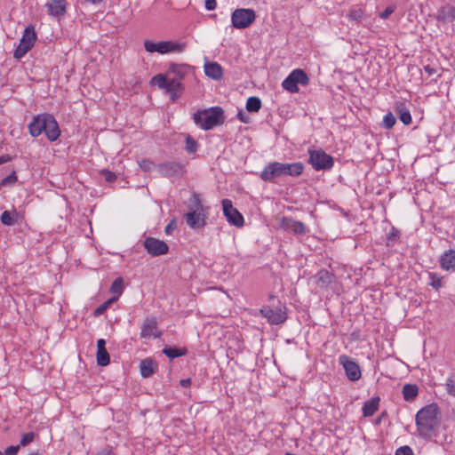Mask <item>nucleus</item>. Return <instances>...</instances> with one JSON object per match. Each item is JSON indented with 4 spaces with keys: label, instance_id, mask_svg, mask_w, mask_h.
Instances as JSON below:
<instances>
[{
    "label": "nucleus",
    "instance_id": "obj_17",
    "mask_svg": "<svg viewBox=\"0 0 455 455\" xmlns=\"http://www.w3.org/2000/svg\"><path fill=\"white\" fill-rule=\"evenodd\" d=\"M260 314L267 319V321L271 324H280L283 323L286 318V313L281 307L272 308V307H264L260 309Z\"/></svg>",
    "mask_w": 455,
    "mask_h": 455
},
{
    "label": "nucleus",
    "instance_id": "obj_58",
    "mask_svg": "<svg viewBox=\"0 0 455 455\" xmlns=\"http://www.w3.org/2000/svg\"><path fill=\"white\" fill-rule=\"evenodd\" d=\"M169 230H171L170 225H168V226L165 228V232L168 234V233H169Z\"/></svg>",
    "mask_w": 455,
    "mask_h": 455
},
{
    "label": "nucleus",
    "instance_id": "obj_5",
    "mask_svg": "<svg viewBox=\"0 0 455 455\" xmlns=\"http://www.w3.org/2000/svg\"><path fill=\"white\" fill-rule=\"evenodd\" d=\"M186 43L180 41H160L153 42L150 40L144 41V48L149 52H158L160 54H166L171 52H182L186 49Z\"/></svg>",
    "mask_w": 455,
    "mask_h": 455
},
{
    "label": "nucleus",
    "instance_id": "obj_11",
    "mask_svg": "<svg viewBox=\"0 0 455 455\" xmlns=\"http://www.w3.org/2000/svg\"><path fill=\"white\" fill-rule=\"evenodd\" d=\"M223 208V214L228 222L237 228H242L244 223L243 215L233 206L232 201L229 199H223L221 202Z\"/></svg>",
    "mask_w": 455,
    "mask_h": 455
},
{
    "label": "nucleus",
    "instance_id": "obj_32",
    "mask_svg": "<svg viewBox=\"0 0 455 455\" xmlns=\"http://www.w3.org/2000/svg\"><path fill=\"white\" fill-rule=\"evenodd\" d=\"M17 213L15 212H11L9 211H4L1 214V221L4 225L12 226L15 223Z\"/></svg>",
    "mask_w": 455,
    "mask_h": 455
},
{
    "label": "nucleus",
    "instance_id": "obj_33",
    "mask_svg": "<svg viewBox=\"0 0 455 455\" xmlns=\"http://www.w3.org/2000/svg\"><path fill=\"white\" fill-rule=\"evenodd\" d=\"M198 142L194 140L190 135L186 138V150L188 154H194L198 150Z\"/></svg>",
    "mask_w": 455,
    "mask_h": 455
},
{
    "label": "nucleus",
    "instance_id": "obj_4",
    "mask_svg": "<svg viewBox=\"0 0 455 455\" xmlns=\"http://www.w3.org/2000/svg\"><path fill=\"white\" fill-rule=\"evenodd\" d=\"M223 110L220 107L198 110L194 114L195 124L203 130H211L224 122Z\"/></svg>",
    "mask_w": 455,
    "mask_h": 455
},
{
    "label": "nucleus",
    "instance_id": "obj_59",
    "mask_svg": "<svg viewBox=\"0 0 455 455\" xmlns=\"http://www.w3.org/2000/svg\"><path fill=\"white\" fill-rule=\"evenodd\" d=\"M169 230H171L170 225H168V226L165 228V232L168 234V233H169Z\"/></svg>",
    "mask_w": 455,
    "mask_h": 455
},
{
    "label": "nucleus",
    "instance_id": "obj_30",
    "mask_svg": "<svg viewBox=\"0 0 455 455\" xmlns=\"http://www.w3.org/2000/svg\"><path fill=\"white\" fill-rule=\"evenodd\" d=\"M163 353L170 359H174L176 357L185 355L187 350L185 348L180 349L177 347H166L163 349Z\"/></svg>",
    "mask_w": 455,
    "mask_h": 455
},
{
    "label": "nucleus",
    "instance_id": "obj_16",
    "mask_svg": "<svg viewBox=\"0 0 455 455\" xmlns=\"http://www.w3.org/2000/svg\"><path fill=\"white\" fill-rule=\"evenodd\" d=\"M162 332L158 331L157 321L155 317H148L143 322L140 331L141 339H157Z\"/></svg>",
    "mask_w": 455,
    "mask_h": 455
},
{
    "label": "nucleus",
    "instance_id": "obj_51",
    "mask_svg": "<svg viewBox=\"0 0 455 455\" xmlns=\"http://www.w3.org/2000/svg\"><path fill=\"white\" fill-rule=\"evenodd\" d=\"M180 385L182 387H188L191 385V379L188 378V379H180Z\"/></svg>",
    "mask_w": 455,
    "mask_h": 455
},
{
    "label": "nucleus",
    "instance_id": "obj_6",
    "mask_svg": "<svg viewBox=\"0 0 455 455\" xmlns=\"http://www.w3.org/2000/svg\"><path fill=\"white\" fill-rule=\"evenodd\" d=\"M151 84L171 95L172 100H176L181 93V83L177 78H170L167 75L158 74L153 76Z\"/></svg>",
    "mask_w": 455,
    "mask_h": 455
},
{
    "label": "nucleus",
    "instance_id": "obj_50",
    "mask_svg": "<svg viewBox=\"0 0 455 455\" xmlns=\"http://www.w3.org/2000/svg\"><path fill=\"white\" fill-rule=\"evenodd\" d=\"M237 118H238L241 122H243V123H244V124H247V123L249 122V118H248V117L245 116V114H244L243 112H242V111L238 112V114H237Z\"/></svg>",
    "mask_w": 455,
    "mask_h": 455
},
{
    "label": "nucleus",
    "instance_id": "obj_2",
    "mask_svg": "<svg viewBox=\"0 0 455 455\" xmlns=\"http://www.w3.org/2000/svg\"><path fill=\"white\" fill-rule=\"evenodd\" d=\"M28 132L34 138L44 132L50 141L57 140L60 135V130L56 119L48 113L34 116L28 124Z\"/></svg>",
    "mask_w": 455,
    "mask_h": 455
},
{
    "label": "nucleus",
    "instance_id": "obj_38",
    "mask_svg": "<svg viewBox=\"0 0 455 455\" xmlns=\"http://www.w3.org/2000/svg\"><path fill=\"white\" fill-rule=\"evenodd\" d=\"M36 434L34 432H28L22 435L20 442V446H27L35 440Z\"/></svg>",
    "mask_w": 455,
    "mask_h": 455
},
{
    "label": "nucleus",
    "instance_id": "obj_25",
    "mask_svg": "<svg viewBox=\"0 0 455 455\" xmlns=\"http://www.w3.org/2000/svg\"><path fill=\"white\" fill-rule=\"evenodd\" d=\"M204 72L207 76L213 79H220L223 75L222 68L217 62L205 64Z\"/></svg>",
    "mask_w": 455,
    "mask_h": 455
},
{
    "label": "nucleus",
    "instance_id": "obj_12",
    "mask_svg": "<svg viewBox=\"0 0 455 455\" xmlns=\"http://www.w3.org/2000/svg\"><path fill=\"white\" fill-rule=\"evenodd\" d=\"M143 247L153 257L164 255L169 251V246L164 241L154 237H147L143 242Z\"/></svg>",
    "mask_w": 455,
    "mask_h": 455
},
{
    "label": "nucleus",
    "instance_id": "obj_41",
    "mask_svg": "<svg viewBox=\"0 0 455 455\" xmlns=\"http://www.w3.org/2000/svg\"><path fill=\"white\" fill-rule=\"evenodd\" d=\"M140 167L145 172H150L154 167V163L148 159H143L140 163Z\"/></svg>",
    "mask_w": 455,
    "mask_h": 455
},
{
    "label": "nucleus",
    "instance_id": "obj_47",
    "mask_svg": "<svg viewBox=\"0 0 455 455\" xmlns=\"http://www.w3.org/2000/svg\"><path fill=\"white\" fill-rule=\"evenodd\" d=\"M217 2L216 0H205V8L208 11H213L216 9Z\"/></svg>",
    "mask_w": 455,
    "mask_h": 455
},
{
    "label": "nucleus",
    "instance_id": "obj_28",
    "mask_svg": "<svg viewBox=\"0 0 455 455\" xmlns=\"http://www.w3.org/2000/svg\"><path fill=\"white\" fill-rule=\"evenodd\" d=\"M140 367L143 378H148L154 373V362L151 359L142 360Z\"/></svg>",
    "mask_w": 455,
    "mask_h": 455
},
{
    "label": "nucleus",
    "instance_id": "obj_35",
    "mask_svg": "<svg viewBox=\"0 0 455 455\" xmlns=\"http://www.w3.org/2000/svg\"><path fill=\"white\" fill-rule=\"evenodd\" d=\"M363 15H364V12L362 8H352L350 11H349V13H348V18L351 20H354V21H356V22H359L362 20V19L363 18Z\"/></svg>",
    "mask_w": 455,
    "mask_h": 455
},
{
    "label": "nucleus",
    "instance_id": "obj_53",
    "mask_svg": "<svg viewBox=\"0 0 455 455\" xmlns=\"http://www.w3.org/2000/svg\"><path fill=\"white\" fill-rule=\"evenodd\" d=\"M105 173H106V180H107L108 181H113V180H115V179H116V175H115L113 172H109V171H105Z\"/></svg>",
    "mask_w": 455,
    "mask_h": 455
},
{
    "label": "nucleus",
    "instance_id": "obj_37",
    "mask_svg": "<svg viewBox=\"0 0 455 455\" xmlns=\"http://www.w3.org/2000/svg\"><path fill=\"white\" fill-rule=\"evenodd\" d=\"M395 122H396L395 117L394 116V115L391 112L387 113L383 117V125L387 129L393 128L394 125L395 124Z\"/></svg>",
    "mask_w": 455,
    "mask_h": 455
},
{
    "label": "nucleus",
    "instance_id": "obj_10",
    "mask_svg": "<svg viewBox=\"0 0 455 455\" xmlns=\"http://www.w3.org/2000/svg\"><path fill=\"white\" fill-rule=\"evenodd\" d=\"M255 19V12L251 9H236L231 15L232 25L238 29L250 27L254 22Z\"/></svg>",
    "mask_w": 455,
    "mask_h": 455
},
{
    "label": "nucleus",
    "instance_id": "obj_9",
    "mask_svg": "<svg viewBox=\"0 0 455 455\" xmlns=\"http://www.w3.org/2000/svg\"><path fill=\"white\" fill-rule=\"evenodd\" d=\"M36 40V35L34 28H26L20 40V44L14 52V58L18 60L23 58L33 47Z\"/></svg>",
    "mask_w": 455,
    "mask_h": 455
},
{
    "label": "nucleus",
    "instance_id": "obj_19",
    "mask_svg": "<svg viewBox=\"0 0 455 455\" xmlns=\"http://www.w3.org/2000/svg\"><path fill=\"white\" fill-rule=\"evenodd\" d=\"M159 171L166 177H179L185 172V166L178 162H167L159 166Z\"/></svg>",
    "mask_w": 455,
    "mask_h": 455
},
{
    "label": "nucleus",
    "instance_id": "obj_36",
    "mask_svg": "<svg viewBox=\"0 0 455 455\" xmlns=\"http://www.w3.org/2000/svg\"><path fill=\"white\" fill-rule=\"evenodd\" d=\"M428 276H429V280H430L429 284L434 289L438 290L442 287L443 282H442V277L440 275H438L435 273H429Z\"/></svg>",
    "mask_w": 455,
    "mask_h": 455
},
{
    "label": "nucleus",
    "instance_id": "obj_40",
    "mask_svg": "<svg viewBox=\"0 0 455 455\" xmlns=\"http://www.w3.org/2000/svg\"><path fill=\"white\" fill-rule=\"evenodd\" d=\"M446 390L449 395L455 396V377H450L446 382Z\"/></svg>",
    "mask_w": 455,
    "mask_h": 455
},
{
    "label": "nucleus",
    "instance_id": "obj_27",
    "mask_svg": "<svg viewBox=\"0 0 455 455\" xmlns=\"http://www.w3.org/2000/svg\"><path fill=\"white\" fill-rule=\"evenodd\" d=\"M437 19L443 21L455 20V7L446 6L443 7L438 13Z\"/></svg>",
    "mask_w": 455,
    "mask_h": 455
},
{
    "label": "nucleus",
    "instance_id": "obj_13",
    "mask_svg": "<svg viewBox=\"0 0 455 455\" xmlns=\"http://www.w3.org/2000/svg\"><path fill=\"white\" fill-rule=\"evenodd\" d=\"M339 363L343 366L347 379L351 381H356L362 377L359 365L346 355L339 357Z\"/></svg>",
    "mask_w": 455,
    "mask_h": 455
},
{
    "label": "nucleus",
    "instance_id": "obj_26",
    "mask_svg": "<svg viewBox=\"0 0 455 455\" xmlns=\"http://www.w3.org/2000/svg\"><path fill=\"white\" fill-rule=\"evenodd\" d=\"M402 394L407 402L413 401L419 395V388L415 384H405L403 387Z\"/></svg>",
    "mask_w": 455,
    "mask_h": 455
},
{
    "label": "nucleus",
    "instance_id": "obj_34",
    "mask_svg": "<svg viewBox=\"0 0 455 455\" xmlns=\"http://www.w3.org/2000/svg\"><path fill=\"white\" fill-rule=\"evenodd\" d=\"M124 291V282L121 277H118L115 279V281L112 283L110 287V291L112 293L116 294L117 296H120L123 293Z\"/></svg>",
    "mask_w": 455,
    "mask_h": 455
},
{
    "label": "nucleus",
    "instance_id": "obj_31",
    "mask_svg": "<svg viewBox=\"0 0 455 455\" xmlns=\"http://www.w3.org/2000/svg\"><path fill=\"white\" fill-rule=\"evenodd\" d=\"M261 108V100L258 97H250L246 101V109L249 112H259Z\"/></svg>",
    "mask_w": 455,
    "mask_h": 455
},
{
    "label": "nucleus",
    "instance_id": "obj_1",
    "mask_svg": "<svg viewBox=\"0 0 455 455\" xmlns=\"http://www.w3.org/2000/svg\"><path fill=\"white\" fill-rule=\"evenodd\" d=\"M438 414V407L434 403L421 408L417 412L415 422L419 436L427 441L435 440L441 427Z\"/></svg>",
    "mask_w": 455,
    "mask_h": 455
},
{
    "label": "nucleus",
    "instance_id": "obj_3",
    "mask_svg": "<svg viewBox=\"0 0 455 455\" xmlns=\"http://www.w3.org/2000/svg\"><path fill=\"white\" fill-rule=\"evenodd\" d=\"M207 218L208 208L202 204L200 196L194 194L189 200L188 212L184 214L188 226L193 229L202 228L206 225Z\"/></svg>",
    "mask_w": 455,
    "mask_h": 455
},
{
    "label": "nucleus",
    "instance_id": "obj_57",
    "mask_svg": "<svg viewBox=\"0 0 455 455\" xmlns=\"http://www.w3.org/2000/svg\"><path fill=\"white\" fill-rule=\"evenodd\" d=\"M87 2H90L92 4H98L100 2H101V0H86Z\"/></svg>",
    "mask_w": 455,
    "mask_h": 455
},
{
    "label": "nucleus",
    "instance_id": "obj_29",
    "mask_svg": "<svg viewBox=\"0 0 455 455\" xmlns=\"http://www.w3.org/2000/svg\"><path fill=\"white\" fill-rule=\"evenodd\" d=\"M188 68V67L186 65L172 64L169 72L177 76L176 78L180 81L185 77Z\"/></svg>",
    "mask_w": 455,
    "mask_h": 455
},
{
    "label": "nucleus",
    "instance_id": "obj_14",
    "mask_svg": "<svg viewBox=\"0 0 455 455\" xmlns=\"http://www.w3.org/2000/svg\"><path fill=\"white\" fill-rule=\"evenodd\" d=\"M260 179L271 182L283 176V163L271 162L267 164L260 173Z\"/></svg>",
    "mask_w": 455,
    "mask_h": 455
},
{
    "label": "nucleus",
    "instance_id": "obj_61",
    "mask_svg": "<svg viewBox=\"0 0 455 455\" xmlns=\"http://www.w3.org/2000/svg\"><path fill=\"white\" fill-rule=\"evenodd\" d=\"M100 455H103V454H100Z\"/></svg>",
    "mask_w": 455,
    "mask_h": 455
},
{
    "label": "nucleus",
    "instance_id": "obj_7",
    "mask_svg": "<svg viewBox=\"0 0 455 455\" xmlns=\"http://www.w3.org/2000/svg\"><path fill=\"white\" fill-rule=\"evenodd\" d=\"M308 163L315 171H329L333 167L334 161L332 156L323 149H308Z\"/></svg>",
    "mask_w": 455,
    "mask_h": 455
},
{
    "label": "nucleus",
    "instance_id": "obj_42",
    "mask_svg": "<svg viewBox=\"0 0 455 455\" xmlns=\"http://www.w3.org/2000/svg\"><path fill=\"white\" fill-rule=\"evenodd\" d=\"M395 455H414V453H413L412 449L410 446L404 445V446L398 448L395 451Z\"/></svg>",
    "mask_w": 455,
    "mask_h": 455
},
{
    "label": "nucleus",
    "instance_id": "obj_22",
    "mask_svg": "<svg viewBox=\"0 0 455 455\" xmlns=\"http://www.w3.org/2000/svg\"><path fill=\"white\" fill-rule=\"evenodd\" d=\"M440 266L445 271H455V251H446L440 258Z\"/></svg>",
    "mask_w": 455,
    "mask_h": 455
},
{
    "label": "nucleus",
    "instance_id": "obj_56",
    "mask_svg": "<svg viewBox=\"0 0 455 455\" xmlns=\"http://www.w3.org/2000/svg\"><path fill=\"white\" fill-rule=\"evenodd\" d=\"M118 297H119V296H117V295H116V296H114V297H112V298L108 299V300H106V302H107L109 306H111L114 302L117 301Z\"/></svg>",
    "mask_w": 455,
    "mask_h": 455
},
{
    "label": "nucleus",
    "instance_id": "obj_49",
    "mask_svg": "<svg viewBox=\"0 0 455 455\" xmlns=\"http://www.w3.org/2000/svg\"><path fill=\"white\" fill-rule=\"evenodd\" d=\"M424 70L428 76H433L434 74L436 73L435 68L429 65L425 66Z\"/></svg>",
    "mask_w": 455,
    "mask_h": 455
},
{
    "label": "nucleus",
    "instance_id": "obj_8",
    "mask_svg": "<svg viewBox=\"0 0 455 455\" xmlns=\"http://www.w3.org/2000/svg\"><path fill=\"white\" fill-rule=\"evenodd\" d=\"M308 83L309 78L306 72L298 68L292 70L282 82V87L291 93H297L299 92L298 84L307 85Z\"/></svg>",
    "mask_w": 455,
    "mask_h": 455
},
{
    "label": "nucleus",
    "instance_id": "obj_23",
    "mask_svg": "<svg viewBox=\"0 0 455 455\" xmlns=\"http://www.w3.org/2000/svg\"><path fill=\"white\" fill-rule=\"evenodd\" d=\"M283 176H299L304 170V165L300 162L284 164L283 163Z\"/></svg>",
    "mask_w": 455,
    "mask_h": 455
},
{
    "label": "nucleus",
    "instance_id": "obj_15",
    "mask_svg": "<svg viewBox=\"0 0 455 455\" xmlns=\"http://www.w3.org/2000/svg\"><path fill=\"white\" fill-rule=\"evenodd\" d=\"M279 227L294 235H305L308 232V229L301 221L295 220L291 217H283L280 220Z\"/></svg>",
    "mask_w": 455,
    "mask_h": 455
},
{
    "label": "nucleus",
    "instance_id": "obj_44",
    "mask_svg": "<svg viewBox=\"0 0 455 455\" xmlns=\"http://www.w3.org/2000/svg\"><path fill=\"white\" fill-rule=\"evenodd\" d=\"M399 119L405 125H409L410 124H411L412 120H411V116L410 110L406 111L405 113H401Z\"/></svg>",
    "mask_w": 455,
    "mask_h": 455
},
{
    "label": "nucleus",
    "instance_id": "obj_60",
    "mask_svg": "<svg viewBox=\"0 0 455 455\" xmlns=\"http://www.w3.org/2000/svg\"><path fill=\"white\" fill-rule=\"evenodd\" d=\"M0 455H3V452L0 451Z\"/></svg>",
    "mask_w": 455,
    "mask_h": 455
},
{
    "label": "nucleus",
    "instance_id": "obj_20",
    "mask_svg": "<svg viewBox=\"0 0 455 455\" xmlns=\"http://www.w3.org/2000/svg\"><path fill=\"white\" fill-rule=\"evenodd\" d=\"M96 359L100 366H107L110 363V357L106 349V341L103 339H100L97 341Z\"/></svg>",
    "mask_w": 455,
    "mask_h": 455
},
{
    "label": "nucleus",
    "instance_id": "obj_18",
    "mask_svg": "<svg viewBox=\"0 0 455 455\" xmlns=\"http://www.w3.org/2000/svg\"><path fill=\"white\" fill-rule=\"evenodd\" d=\"M45 7L49 15L60 19L66 13L67 0H48Z\"/></svg>",
    "mask_w": 455,
    "mask_h": 455
},
{
    "label": "nucleus",
    "instance_id": "obj_39",
    "mask_svg": "<svg viewBox=\"0 0 455 455\" xmlns=\"http://www.w3.org/2000/svg\"><path fill=\"white\" fill-rule=\"evenodd\" d=\"M16 181H17L16 173H15V172H12L10 175L4 178L0 183H1L2 187H5V186L13 185Z\"/></svg>",
    "mask_w": 455,
    "mask_h": 455
},
{
    "label": "nucleus",
    "instance_id": "obj_55",
    "mask_svg": "<svg viewBox=\"0 0 455 455\" xmlns=\"http://www.w3.org/2000/svg\"><path fill=\"white\" fill-rule=\"evenodd\" d=\"M118 297H119V296H117V295H116V296H114V297H112V298L108 299V300H106V302H107L109 306H111L114 302L117 301Z\"/></svg>",
    "mask_w": 455,
    "mask_h": 455
},
{
    "label": "nucleus",
    "instance_id": "obj_46",
    "mask_svg": "<svg viewBox=\"0 0 455 455\" xmlns=\"http://www.w3.org/2000/svg\"><path fill=\"white\" fill-rule=\"evenodd\" d=\"M20 450V445H12L5 449L4 454L5 455H17L18 451Z\"/></svg>",
    "mask_w": 455,
    "mask_h": 455
},
{
    "label": "nucleus",
    "instance_id": "obj_48",
    "mask_svg": "<svg viewBox=\"0 0 455 455\" xmlns=\"http://www.w3.org/2000/svg\"><path fill=\"white\" fill-rule=\"evenodd\" d=\"M409 109L405 107L403 103H397L395 107V111L398 114V116H401V113H405Z\"/></svg>",
    "mask_w": 455,
    "mask_h": 455
},
{
    "label": "nucleus",
    "instance_id": "obj_54",
    "mask_svg": "<svg viewBox=\"0 0 455 455\" xmlns=\"http://www.w3.org/2000/svg\"><path fill=\"white\" fill-rule=\"evenodd\" d=\"M399 236V231L393 228L392 232L388 235V239L396 238Z\"/></svg>",
    "mask_w": 455,
    "mask_h": 455
},
{
    "label": "nucleus",
    "instance_id": "obj_24",
    "mask_svg": "<svg viewBox=\"0 0 455 455\" xmlns=\"http://www.w3.org/2000/svg\"><path fill=\"white\" fill-rule=\"evenodd\" d=\"M379 397H372L369 401L365 402L363 406V414L364 417L372 416L379 409Z\"/></svg>",
    "mask_w": 455,
    "mask_h": 455
},
{
    "label": "nucleus",
    "instance_id": "obj_45",
    "mask_svg": "<svg viewBox=\"0 0 455 455\" xmlns=\"http://www.w3.org/2000/svg\"><path fill=\"white\" fill-rule=\"evenodd\" d=\"M110 306L105 301L104 303H102L101 305H100L94 311V315L96 316H99V315H101L102 314H104L108 308Z\"/></svg>",
    "mask_w": 455,
    "mask_h": 455
},
{
    "label": "nucleus",
    "instance_id": "obj_43",
    "mask_svg": "<svg viewBox=\"0 0 455 455\" xmlns=\"http://www.w3.org/2000/svg\"><path fill=\"white\" fill-rule=\"evenodd\" d=\"M395 5H389L379 13V17L383 20H386L395 11Z\"/></svg>",
    "mask_w": 455,
    "mask_h": 455
},
{
    "label": "nucleus",
    "instance_id": "obj_52",
    "mask_svg": "<svg viewBox=\"0 0 455 455\" xmlns=\"http://www.w3.org/2000/svg\"><path fill=\"white\" fill-rule=\"evenodd\" d=\"M12 161V156L9 155H4L0 156V165Z\"/></svg>",
    "mask_w": 455,
    "mask_h": 455
},
{
    "label": "nucleus",
    "instance_id": "obj_21",
    "mask_svg": "<svg viewBox=\"0 0 455 455\" xmlns=\"http://www.w3.org/2000/svg\"><path fill=\"white\" fill-rule=\"evenodd\" d=\"M319 289H326L334 280V275L327 270H320L314 276Z\"/></svg>",
    "mask_w": 455,
    "mask_h": 455
}]
</instances>
